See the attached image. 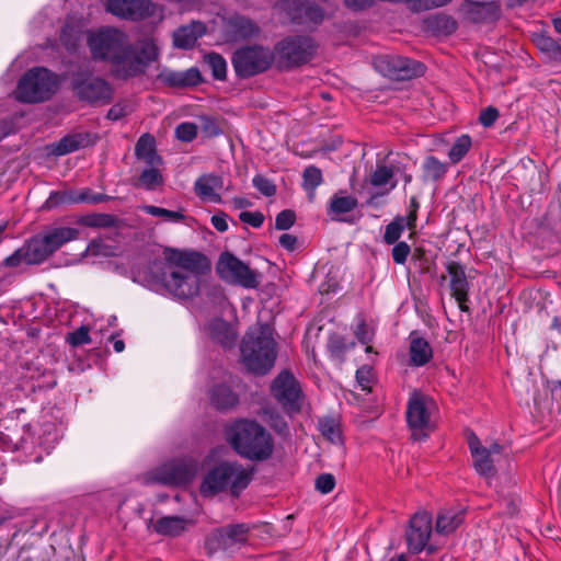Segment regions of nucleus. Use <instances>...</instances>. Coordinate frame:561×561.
<instances>
[{"label": "nucleus", "mask_w": 561, "mask_h": 561, "mask_svg": "<svg viewBox=\"0 0 561 561\" xmlns=\"http://www.w3.org/2000/svg\"><path fill=\"white\" fill-rule=\"evenodd\" d=\"M91 341L89 329L84 325L80 327L79 329L75 330L73 332L68 333L67 342L73 346H80L83 344H87Z\"/></svg>", "instance_id": "obj_53"}, {"label": "nucleus", "mask_w": 561, "mask_h": 561, "mask_svg": "<svg viewBox=\"0 0 561 561\" xmlns=\"http://www.w3.org/2000/svg\"><path fill=\"white\" fill-rule=\"evenodd\" d=\"M407 422L413 431L412 438L420 439L427 436V434L419 435V431L430 428V412L427 408V399L421 394H413L407 408Z\"/></svg>", "instance_id": "obj_20"}, {"label": "nucleus", "mask_w": 561, "mask_h": 561, "mask_svg": "<svg viewBox=\"0 0 561 561\" xmlns=\"http://www.w3.org/2000/svg\"><path fill=\"white\" fill-rule=\"evenodd\" d=\"M79 222L91 228H112L117 225L118 219L111 214H90L81 217Z\"/></svg>", "instance_id": "obj_42"}, {"label": "nucleus", "mask_w": 561, "mask_h": 561, "mask_svg": "<svg viewBox=\"0 0 561 561\" xmlns=\"http://www.w3.org/2000/svg\"><path fill=\"white\" fill-rule=\"evenodd\" d=\"M472 146L471 137L467 134H463L456 138L451 148L448 151V158L453 163L460 162L465 156L468 153Z\"/></svg>", "instance_id": "obj_43"}, {"label": "nucleus", "mask_w": 561, "mask_h": 561, "mask_svg": "<svg viewBox=\"0 0 561 561\" xmlns=\"http://www.w3.org/2000/svg\"><path fill=\"white\" fill-rule=\"evenodd\" d=\"M209 399L211 405L220 412L229 411L239 404V396L225 383L214 386Z\"/></svg>", "instance_id": "obj_30"}, {"label": "nucleus", "mask_w": 561, "mask_h": 561, "mask_svg": "<svg viewBox=\"0 0 561 561\" xmlns=\"http://www.w3.org/2000/svg\"><path fill=\"white\" fill-rule=\"evenodd\" d=\"M249 533L250 526L248 524H230L216 529L215 538L219 546L228 549L237 543H245Z\"/></svg>", "instance_id": "obj_27"}, {"label": "nucleus", "mask_w": 561, "mask_h": 561, "mask_svg": "<svg viewBox=\"0 0 561 561\" xmlns=\"http://www.w3.org/2000/svg\"><path fill=\"white\" fill-rule=\"evenodd\" d=\"M317 49V43L308 35L286 36L273 46L274 65L279 71H290L310 62Z\"/></svg>", "instance_id": "obj_6"}, {"label": "nucleus", "mask_w": 561, "mask_h": 561, "mask_svg": "<svg viewBox=\"0 0 561 561\" xmlns=\"http://www.w3.org/2000/svg\"><path fill=\"white\" fill-rule=\"evenodd\" d=\"M328 350L333 357H342L346 351V344L342 336L333 334L328 340Z\"/></svg>", "instance_id": "obj_56"}, {"label": "nucleus", "mask_w": 561, "mask_h": 561, "mask_svg": "<svg viewBox=\"0 0 561 561\" xmlns=\"http://www.w3.org/2000/svg\"><path fill=\"white\" fill-rule=\"evenodd\" d=\"M228 215L224 211H219L218 214H215L210 221L211 225L216 230L219 232H225L228 230Z\"/></svg>", "instance_id": "obj_64"}, {"label": "nucleus", "mask_w": 561, "mask_h": 561, "mask_svg": "<svg viewBox=\"0 0 561 561\" xmlns=\"http://www.w3.org/2000/svg\"><path fill=\"white\" fill-rule=\"evenodd\" d=\"M187 519L178 516H163L159 518L154 524H152V519L149 520L148 528L152 525L153 530L162 536L168 537H178L182 535L186 529Z\"/></svg>", "instance_id": "obj_31"}, {"label": "nucleus", "mask_w": 561, "mask_h": 561, "mask_svg": "<svg viewBox=\"0 0 561 561\" xmlns=\"http://www.w3.org/2000/svg\"><path fill=\"white\" fill-rule=\"evenodd\" d=\"M58 88L56 73L45 67L28 69L19 80L15 98L22 103H41L48 101Z\"/></svg>", "instance_id": "obj_7"}, {"label": "nucleus", "mask_w": 561, "mask_h": 561, "mask_svg": "<svg viewBox=\"0 0 561 561\" xmlns=\"http://www.w3.org/2000/svg\"><path fill=\"white\" fill-rule=\"evenodd\" d=\"M272 49L261 45H248L238 48L231 58L236 76L248 79L267 71L274 65Z\"/></svg>", "instance_id": "obj_9"}, {"label": "nucleus", "mask_w": 561, "mask_h": 561, "mask_svg": "<svg viewBox=\"0 0 561 561\" xmlns=\"http://www.w3.org/2000/svg\"><path fill=\"white\" fill-rule=\"evenodd\" d=\"M534 43L549 61L561 62V41L541 33L535 35Z\"/></svg>", "instance_id": "obj_33"}, {"label": "nucleus", "mask_w": 561, "mask_h": 561, "mask_svg": "<svg viewBox=\"0 0 561 561\" xmlns=\"http://www.w3.org/2000/svg\"><path fill=\"white\" fill-rule=\"evenodd\" d=\"M500 112L494 106H488L480 112L479 122L483 127H491L499 118Z\"/></svg>", "instance_id": "obj_59"}, {"label": "nucleus", "mask_w": 561, "mask_h": 561, "mask_svg": "<svg viewBox=\"0 0 561 561\" xmlns=\"http://www.w3.org/2000/svg\"><path fill=\"white\" fill-rule=\"evenodd\" d=\"M163 254L169 264L180 267L183 273L199 277L210 271L208 257L201 252L165 248Z\"/></svg>", "instance_id": "obj_16"}, {"label": "nucleus", "mask_w": 561, "mask_h": 561, "mask_svg": "<svg viewBox=\"0 0 561 561\" xmlns=\"http://www.w3.org/2000/svg\"><path fill=\"white\" fill-rule=\"evenodd\" d=\"M534 43L549 61L561 62V41L541 33L535 35Z\"/></svg>", "instance_id": "obj_34"}, {"label": "nucleus", "mask_w": 561, "mask_h": 561, "mask_svg": "<svg viewBox=\"0 0 561 561\" xmlns=\"http://www.w3.org/2000/svg\"><path fill=\"white\" fill-rule=\"evenodd\" d=\"M280 9L286 19L297 25H318L324 19L323 9L309 0H285Z\"/></svg>", "instance_id": "obj_15"}, {"label": "nucleus", "mask_w": 561, "mask_h": 561, "mask_svg": "<svg viewBox=\"0 0 561 561\" xmlns=\"http://www.w3.org/2000/svg\"><path fill=\"white\" fill-rule=\"evenodd\" d=\"M87 45L92 60L110 64L112 76L124 81L145 75L160 55L151 39L142 41L137 48L125 32L112 26L91 32Z\"/></svg>", "instance_id": "obj_1"}, {"label": "nucleus", "mask_w": 561, "mask_h": 561, "mask_svg": "<svg viewBox=\"0 0 561 561\" xmlns=\"http://www.w3.org/2000/svg\"><path fill=\"white\" fill-rule=\"evenodd\" d=\"M175 136L184 142L193 141L197 136V126L194 123L184 122L176 126Z\"/></svg>", "instance_id": "obj_50"}, {"label": "nucleus", "mask_w": 561, "mask_h": 561, "mask_svg": "<svg viewBox=\"0 0 561 561\" xmlns=\"http://www.w3.org/2000/svg\"><path fill=\"white\" fill-rule=\"evenodd\" d=\"M78 199L79 203H87V204H100L104 202H108L113 199L112 196L102 194V193H94L91 188H83L81 191H78Z\"/></svg>", "instance_id": "obj_49"}, {"label": "nucleus", "mask_w": 561, "mask_h": 561, "mask_svg": "<svg viewBox=\"0 0 561 561\" xmlns=\"http://www.w3.org/2000/svg\"><path fill=\"white\" fill-rule=\"evenodd\" d=\"M358 205V201L356 197L351 195H343V192L340 191L330 198L327 215L336 221H342L346 224H355L359 217L348 216L342 217V215L352 213Z\"/></svg>", "instance_id": "obj_23"}, {"label": "nucleus", "mask_w": 561, "mask_h": 561, "mask_svg": "<svg viewBox=\"0 0 561 561\" xmlns=\"http://www.w3.org/2000/svg\"><path fill=\"white\" fill-rule=\"evenodd\" d=\"M139 184L146 190H154L163 183V176L157 168L145 169L139 175Z\"/></svg>", "instance_id": "obj_46"}, {"label": "nucleus", "mask_w": 561, "mask_h": 561, "mask_svg": "<svg viewBox=\"0 0 561 561\" xmlns=\"http://www.w3.org/2000/svg\"><path fill=\"white\" fill-rule=\"evenodd\" d=\"M252 184L261 194L266 197H272L276 194V185L264 175H255L252 180Z\"/></svg>", "instance_id": "obj_51"}, {"label": "nucleus", "mask_w": 561, "mask_h": 561, "mask_svg": "<svg viewBox=\"0 0 561 561\" xmlns=\"http://www.w3.org/2000/svg\"><path fill=\"white\" fill-rule=\"evenodd\" d=\"M466 18L473 23L491 21L499 15V5L495 1L466 0L462 5Z\"/></svg>", "instance_id": "obj_26"}, {"label": "nucleus", "mask_w": 561, "mask_h": 561, "mask_svg": "<svg viewBox=\"0 0 561 561\" xmlns=\"http://www.w3.org/2000/svg\"><path fill=\"white\" fill-rule=\"evenodd\" d=\"M373 66L377 72L396 81L412 80L422 77L426 71L423 62L396 54L375 56Z\"/></svg>", "instance_id": "obj_10"}, {"label": "nucleus", "mask_w": 561, "mask_h": 561, "mask_svg": "<svg viewBox=\"0 0 561 561\" xmlns=\"http://www.w3.org/2000/svg\"><path fill=\"white\" fill-rule=\"evenodd\" d=\"M432 25L440 33L450 35L457 31L456 20L448 15H437L433 19Z\"/></svg>", "instance_id": "obj_48"}, {"label": "nucleus", "mask_w": 561, "mask_h": 561, "mask_svg": "<svg viewBox=\"0 0 561 561\" xmlns=\"http://www.w3.org/2000/svg\"><path fill=\"white\" fill-rule=\"evenodd\" d=\"M371 378H373V373H371V368L369 366L364 365L356 370V380H357L358 385L362 387V390L365 391V390L370 389L369 385H370Z\"/></svg>", "instance_id": "obj_63"}, {"label": "nucleus", "mask_w": 561, "mask_h": 561, "mask_svg": "<svg viewBox=\"0 0 561 561\" xmlns=\"http://www.w3.org/2000/svg\"><path fill=\"white\" fill-rule=\"evenodd\" d=\"M225 434L231 448L242 458L265 461L273 455L271 433L254 420H237L226 427Z\"/></svg>", "instance_id": "obj_3"}, {"label": "nucleus", "mask_w": 561, "mask_h": 561, "mask_svg": "<svg viewBox=\"0 0 561 561\" xmlns=\"http://www.w3.org/2000/svg\"><path fill=\"white\" fill-rule=\"evenodd\" d=\"M216 272L222 280L232 285L249 289L260 286V272L250 268L248 264L228 251L220 254Z\"/></svg>", "instance_id": "obj_11"}, {"label": "nucleus", "mask_w": 561, "mask_h": 561, "mask_svg": "<svg viewBox=\"0 0 561 561\" xmlns=\"http://www.w3.org/2000/svg\"><path fill=\"white\" fill-rule=\"evenodd\" d=\"M272 393L282 407L290 413L301 410L302 391L298 380L289 370L280 371L271 386Z\"/></svg>", "instance_id": "obj_14"}, {"label": "nucleus", "mask_w": 561, "mask_h": 561, "mask_svg": "<svg viewBox=\"0 0 561 561\" xmlns=\"http://www.w3.org/2000/svg\"><path fill=\"white\" fill-rule=\"evenodd\" d=\"M405 227V218L403 216H397L390 224L386 226L383 241L387 244H394L396 242H400L399 239L401 238Z\"/></svg>", "instance_id": "obj_45"}, {"label": "nucleus", "mask_w": 561, "mask_h": 561, "mask_svg": "<svg viewBox=\"0 0 561 561\" xmlns=\"http://www.w3.org/2000/svg\"><path fill=\"white\" fill-rule=\"evenodd\" d=\"M446 271L450 277V290L451 296L458 302L461 311L468 312L469 307L467 306L468 294H469V282L466 276L465 266L456 261H448L446 264Z\"/></svg>", "instance_id": "obj_22"}, {"label": "nucleus", "mask_w": 561, "mask_h": 561, "mask_svg": "<svg viewBox=\"0 0 561 561\" xmlns=\"http://www.w3.org/2000/svg\"><path fill=\"white\" fill-rule=\"evenodd\" d=\"M241 357L245 367L255 375L263 376L276 360V343L267 324L250 329L241 343Z\"/></svg>", "instance_id": "obj_4"}, {"label": "nucleus", "mask_w": 561, "mask_h": 561, "mask_svg": "<svg viewBox=\"0 0 561 561\" xmlns=\"http://www.w3.org/2000/svg\"><path fill=\"white\" fill-rule=\"evenodd\" d=\"M201 121H202L201 129L205 137H216L219 134H221V129L214 118L208 117V116H203L201 118Z\"/></svg>", "instance_id": "obj_61"}, {"label": "nucleus", "mask_w": 561, "mask_h": 561, "mask_svg": "<svg viewBox=\"0 0 561 561\" xmlns=\"http://www.w3.org/2000/svg\"><path fill=\"white\" fill-rule=\"evenodd\" d=\"M318 430L333 444L342 443V430L340 422L332 416H324L319 419Z\"/></svg>", "instance_id": "obj_38"}, {"label": "nucleus", "mask_w": 561, "mask_h": 561, "mask_svg": "<svg viewBox=\"0 0 561 561\" xmlns=\"http://www.w3.org/2000/svg\"><path fill=\"white\" fill-rule=\"evenodd\" d=\"M95 139L91 133H73L67 134L58 141L49 145V152L55 157L66 156L81 148L93 145Z\"/></svg>", "instance_id": "obj_24"}, {"label": "nucleus", "mask_w": 561, "mask_h": 561, "mask_svg": "<svg viewBox=\"0 0 561 561\" xmlns=\"http://www.w3.org/2000/svg\"><path fill=\"white\" fill-rule=\"evenodd\" d=\"M157 80L164 87L172 89H191L205 82L197 67H191L186 70L164 68L158 73Z\"/></svg>", "instance_id": "obj_21"}, {"label": "nucleus", "mask_w": 561, "mask_h": 561, "mask_svg": "<svg viewBox=\"0 0 561 561\" xmlns=\"http://www.w3.org/2000/svg\"><path fill=\"white\" fill-rule=\"evenodd\" d=\"M296 221V214L291 209H284L276 215L275 228L277 230H288Z\"/></svg>", "instance_id": "obj_52"}, {"label": "nucleus", "mask_w": 561, "mask_h": 561, "mask_svg": "<svg viewBox=\"0 0 561 561\" xmlns=\"http://www.w3.org/2000/svg\"><path fill=\"white\" fill-rule=\"evenodd\" d=\"M250 482L251 474L241 463L221 461L205 474L199 493L204 497H211L229 490L232 496L239 497Z\"/></svg>", "instance_id": "obj_5"}, {"label": "nucleus", "mask_w": 561, "mask_h": 561, "mask_svg": "<svg viewBox=\"0 0 561 561\" xmlns=\"http://www.w3.org/2000/svg\"><path fill=\"white\" fill-rule=\"evenodd\" d=\"M156 149V139L150 134H144L139 137L135 146V154L139 157Z\"/></svg>", "instance_id": "obj_55"}, {"label": "nucleus", "mask_w": 561, "mask_h": 561, "mask_svg": "<svg viewBox=\"0 0 561 561\" xmlns=\"http://www.w3.org/2000/svg\"><path fill=\"white\" fill-rule=\"evenodd\" d=\"M472 459L473 467L479 474L486 478L495 474L496 470L493 465V460L491 459L490 450H486V447L477 454H473Z\"/></svg>", "instance_id": "obj_41"}, {"label": "nucleus", "mask_w": 561, "mask_h": 561, "mask_svg": "<svg viewBox=\"0 0 561 561\" xmlns=\"http://www.w3.org/2000/svg\"><path fill=\"white\" fill-rule=\"evenodd\" d=\"M206 33V25L199 21H192L187 25L178 27L173 33V45L181 49H192L198 38Z\"/></svg>", "instance_id": "obj_25"}, {"label": "nucleus", "mask_w": 561, "mask_h": 561, "mask_svg": "<svg viewBox=\"0 0 561 561\" xmlns=\"http://www.w3.org/2000/svg\"><path fill=\"white\" fill-rule=\"evenodd\" d=\"M66 204L67 205L79 204L78 191H76V190L54 191L49 194V197L45 202V207L47 209H53L60 205H66Z\"/></svg>", "instance_id": "obj_40"}, {"label": "nucleus", "mask_w": 561, "mask_h": 561, "mask_svg": "<svg viewBox=\"0 0 561 561\" xmlns=\"http://www.w3.org/2000/svg\"><path fill=\"white\" fill-rule=\"evenodd\" d=\"M465 520V511L443 510L438 513L435 530L442 535L454 533Z\"/></svg>", "instance_id": "obj_32"}, {"label": "nucleus", "mask_w": 561, "mask_h": 561, "mask_svg": "<svg viewBox=\"0 0 561 561\" xmlns=\"http://www.w3.org/2000/svg\"><path fill=\"white\" fill-rule=\"evenodd\" d=\"M335 486V478L331 473H321L316 479V490L322 494H328L333 491Z\"/></svg>", "instance_id": "obj_58"}, {"label": "nucleus", "mask_w": 561, "mask_h": 561, "mask_svg": "<svg viewBox=\"0 0 561 561\" xmlns=\"http://www.w3.org/2000/svg\"><path fill=\"white\" fill-rule=\"evenodd\" d=\"M106 10L115 16L128 21H141L156 12L151 0H107Z\"/></svg>", "instance_id": "obj_18"}, {"label": "nucleus", "mask_w": 561, "mask_h": 561, "mask_svg": "<svg viewBox=\"0 0 561 561\" xmlns=\"http://www.w3.org/2000/svg\"><path fill=\"white\" fill-rule=\"evenodd\" d=\"M420 207V203L415 196L410 198L409 207H408V216L404 217L407 220V228L412 230L416 227L417 220V210Z\"/></svg>", "instance_id": "obj_62"}, {"label": "nucleus", "mask_w": 561, "mask_h": 561, "mask_svg": "<svg viewBox=\"0 0 561 561\" xmlns=\"http://www.w3.org/2000/svg\"><path fill=\"white\" fill-rule=\"evenodd\" d=\"M410 365L421 367L426 365L433 357V350L431 344L416 331L411 332L410 336Z\"/></svg>", "instance_id": "obj_28"}, {"label": "nucleus", "mask_w": 561, "mask_h": 561, "mask_svg": "<svg viewBox=\"0 0 561 561\" xmlns=\"http://www.w3.org/2000/svg\"><path fill=\"white\" fill-rule=\"evenodd\" d=\"M78 236L79 230L76 228H50L28 239L21 248L16 249L11 255L5 257L2 265L5 267L16 268L22 264H41L58 251L64 244L76 240Z\"/></svg>", "instance_id": "obj_2"}, {"label": "nucleus", "mask_w": 561, "mask_h": 561, "mask_svg": "<svg viewBox=\"0 0 561 561\" xmlns=\"http://www.w3.org/2000/svg\"><path fill=\"white\" fill-rule=\"evenodd\" d=\"M222 178L216 174H203L194 184L195 194L202 199L213 203H220L221 196L215 192L216 188H222Z\"/></svg>", "instance_id": "obj_29"}, {"label": "nucleus", "mask_w": 561, "mask_h": 561, "mask_svg": "<svg viewBox=\"0 0 561 561\" xmlns=\"http://www.w3.org/2000/svg\"><path fill=\"white\" fill-rule=\"evenodd\" d=\"M239 219L253 228H260L264 222V215L261 211H241Z\"/></svg>", "instance_id": "obj_60"}, {"label": "nucleus", "mask_w": 561, "mask_h": 561, "mask_svg": "<svg viewBox=\"0 0 561 561\" xmlns=\"http://www.w3.org/2000/svg\"><path fill=\"white\" fill-rule=\"evenodd\" d=\"M393 175H394V170L392 167L377 165L376 170L370 174V184L373 186L379 187V186L390 183V187H389V190H387L383 193H376V194L371 195V197L368 199V204H373L374 201L378 196L388 194L391 190L396 188L397 181L391 182Z\"/></svg>", "instance_id": "obj_35"}, {"label": "nucleus", "mask_w": 561, "mask_h": 561, "mask_svg": "<svg viewBox=\"0 0 561 561\" xmlns=\"http://www.w3.org/2000/svg\"><path fill=\"white\" fill-rule=\"evenodd\" d=\"M323 183L322 171L316 165H308L302 172V188L307 192L309 201H313L316 190Z\"/></svg>", "instance_id": "obj_36"}, {"label": "nucleus", "mask_w": 561, "mask_h": 561, "mask_svg": "<svg viewBox=\"0 0 561 561\" xmlns=\"http://www.w3.org/2000/svg\"><path fill=\"white\" fill-rule=\"evenodd\" d=\"M164 289L175 298L192 299L199 293L201 279L195 274L171 271Z\"/></svg>", "instance_id": "obj_19"}, {"label": "nucleus", "mask_w": 561, "mask_h": 561, "mask_svg": "<svg viewBox=\"0 0 561 561\" xmlns=\"http://www.w3.org/2000/svg\"><path fill=\"white\" fill-rule=\"evenodd\" d=\"M70 89L78 101L91 106L110 104L114 96L111 83L90 70L72 72Z\"/></svg>", "instance_id": "obj_8"}, {"label": "nucleus", "mask_w": 561, "mask_h": 561, "mask_svg": "<svg viewBox=\"0 0 561 561\" xmlns=\"http://www.w3.org/2000/svg\"><path fill=\"white\" fill-rule=\"evenodd\" d=\"M423 179L425 181H439L447 173L448 165L445 162L439 161L434 156H428L423 162Z\"/></svg>", "instance_id": "obj_37"}, {"label": "nucleus", "mask_w": 561, "mask_h": 561, "mask_svg": "<svg viewBox=\"0 0 561 561\" xmlns=\"http://www.w3.org/2000/svg\"><path fill=\"white\" fill-rule=\"evenodd\" d=\"M168 262L164 259L156 257L145 264L135 266L131 270L133 280L150 289L164 288L169 278Z\"/></svg>", "instance_id": "obj_17"}, {"label": "nucleus", "mask_w": 561, "mask_h": 561, "mask_svg": "<svg viewBox=\"0 0 561 561\" xmlns=\"http://www.w3.org/2000/svg\"><path fill=\"white\" fill-rule=\"evenodd\" d=\"M146 214L154 216V217H163L168 221L180 222L185 219V216L182 211L170 210L162 207L147 205L144 207Z\"/></svg>", "instance_id": "obj_47"}, {"label": "nucleus", "mask_w": 561, "mask_h": 561, "mask_svg": "<svg viewBox=\"0 0 561 561\" xmlns=\"http://www.w3.org/2000/svg\"><path fill=\"white\" fill-rule=\"evenodd\" d=\"M203 62L211 71L215 80L225 81L227 79V61L220 54L208 53L204 56Z\"/></svg>", "instance_id": "obj_39"}, {"label": "nucleus", "mask_w": 561, "mask_h": 561, "mask_svg": "<svg viewBox=\"0 0 561 561\" xmlns=\"http://www.w3.org/2000/svg\"><path fill=\"white\" fill-rule=\"evenodd\" d=\"M197 467L192 461L174 460L164 463L146 476L147 484H162L167 486H185L196 476Z\"/></svg>", "instance_id": "obj_12"}, {"label": "nucleus", "mask_w": 561, "mask_h": 561, "mask_svg": "<svg viewBox=\"0 0 561 561\" xmlns=\"http://www.w3.org/2000/svg\"><path fill=\"white\" fill-rule=\"evenodd\" d=\"M433 530L432 517L426 512L415 513L409 520L404 531L408 552L410 554H419L426 550L432 554L436 548L428 545Z\"/></svg>", "instance_id": "obj_13"}, {"label": "nucleus", "mask_w": 561, "mask_h": 561, "mask_svg": "<svg viewBox=\"0 0 561 561\" xmlns=\"http://www.w3.org/2000/svg\"><path fill=\"white\" fill-rule=\"evenodd\" d=\"M133 112V107L126 102L114 104L107 112L106 118L111 121H119Z\"/></svg>", "instance_id": "obj_57"}, {"label": "nucleus", "mask_w": 561, "mask_h": 561, "mask_svg": "<svg viewBox=\"0 0 561 561\" xmlns=\"http://www.w3.org/2000/svg\"><path fill=\"white\" fill-rule=\"evenodd\" d=\"M411 261L421 274L432 273L434 262L432 256L430 255V252L424 248H415L411 253Z\"/></svg>", "instance_id": "obj_44"}, {"label": "nucleus", "mask_w": 561, "mask_h": 561, "mask_svg": "<svg viewBox=\"0 0 561 561\" xmlns=\"http://www.w3.org/2000/svg\"><path fill=\"white\" fill-rule=\"evenodd\" d=\"M411 253V248L405 241L396 242L391 250L393 262L400 265L407 262Z\"/></svg>", "instance_id": "obj_54"}]
</instances>
